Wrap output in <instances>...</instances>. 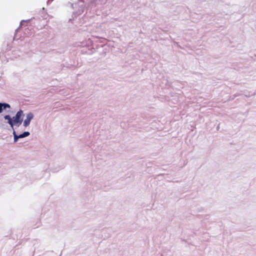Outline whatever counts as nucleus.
<instances>
[{
	"label": "nucleus",
	"instance_id": "obj_1",
	"mask_svg": "<svg viewBox=\"0 0 256 256\" xmlns=\"http://www.w3.org/2000/svg\"><path fill=\"white\" fill-rule=\"evenodd\" d=\"M70 4L72 8L75 10L73 12V14L75 17L84 12L86 8H91V6H90V2L87 0H78L76 3Z\"/></svg>",
	"mask_w": 256,
	"mask_h": 256
},
{
	"label": "nucleus",
	"instance_id": "obj_2",
	"mask_svg": "<svg viewBox=\"0 0 256 256\" xmlns=\"http://www.w3.org/2000/svg\"><path fill=\"white\" fill-rule=\"evenodd\" d=\"M4 118L5 120H8L7 123L10 126L12 130H14V126L17 127H19L22 122L20 120L16 119L14 117L11 118L9 114L5 115Z\"/></svg>",
	"mask_w": 256,
	"mask_h": 256
},
{
	"label": "nucleus",
	"instance_id": "obj_3",
	"mask_svg": "<svg viewBox=\"0 0 256 256\" xmlns=\"http://www.w3.org/2000/svg\"><path fill=\"white\" fill-rule=\"evenodd\" d=\"M90 2V6H91V8H95L98 7V8H100V6H101L104 4H105L107 1V0H87Z\"/></svg>",
	"mask_w": 256,
	"mask_h": 256
},
{
	"label": "nucleus",
	"instance_id": "obj_4",
	"mask_svg": "<svg viewBox=\"0 0 256 256\" xmlns=\"http://www.w3.org/2000/svg\"><path fill=\"white\" fill-rule=\"evenodd\" d=\"M34 115L32 112H29L28 113L26 116V118L24 120H23V126L24 127L28 126L30 125L31 120L34 118Z\"/></svg>",
	"mask_w": 256,
	"mask_h": 256
},
{
	"label": "nucleus",
	"instance_id": "obj_5",
	"mask_svg": "<svg viewBox=\"0 0 256 256\" xmlns=\"http://www.w3.org/2000/svg\"><path fill=\"white\" fill-rule=\"evenodd\" d=\"M24 111L22 110H20L18 112H17L16 115L13 117L14 118L18 120L20 122H22L24 120Z\"/></svg>",
	"mask_w": 256,
	"mask_h": 256
},
{
	"label": "nucleus",
	"instance_id": "obj_6",
	"mask_svg": "<svg viewBox=\"0 0 256 256\" xmlns=\"http://www.w3.org/2000/svg\"><path fill=\"white\" fill-rule=\"evenodd\" d=\"M30 135V132L28 131H25L23 132L22 134H20V138H24L27 137Z\"/></svg>",
	"mask_w": 256,
	"mask_h": 256
},
{
	"label": "nucleus",
	"instance_id": "obj_7",
	"mask_svg": "<svg viewBox=\"0 0 256 256\" xmlns=\"http://www.w3.org/2000/svg\"><path fill=\"white\" fill-rule=\"evenodd\" d=\"M1 103H2L3 110H6L7 108H10V106L8 103H6V102H1Z\"/></svg>",
	"mask_w": 256,
	"mask_h": 256
},
{
	"label": "nucleus",
	"instance_id": "obj_8",
	"mask_svg": "<svg viewBox=\"0 0 256 256\" xmlns=\"http://www.w3.org/2000/svg\"><path fill=\"white\" fill-rule=\"evenodd\" d=\"M19 138H20V134L14 136V143L16 142Z\"/></svg>",
	"mask_w": 256,
	"mask_h": 256
},
{
	"label": "nucleus",
	"instance_id": "obj_9",
	"mask_svg": "<svg viewBox=\"0 0 256 256\" xmlns=\"http://www.w3.org/2000/svg\"><path fill=\"white\" fill-rule=\"evenodd\" d=\"M30 20H31L30 19V20H22L20 22V24H22L23 22H30Z\"/></svg>",
	"mask_w": 256,
	"mask_h": 256
},
{
	"label": "nucleus",
	"instance_id": "obj_10",
	"mask_svg": "<svg viewBox=\"0 0 256 256\" xmlns=\"http://www.w3.org/2000/svg\"><path fill=\"white\" fill-rule=\"evenodd\" d=\"M2 106V103L0 102V114L3 112Z\"/></svg>",
	"mask_w": 256,
	"mask_h": 256
},
{
	"label": "nucleus",
	"instance_id": "obj_11",
	"mask_svg": "<svg viewBox=\"0 0 256 256\" xmlns=\"http://www.w3.org/2000/svg\"><path fill=\"white\" fill-rule=\"evenodd\" d=\"M100 39L102 40L100 41V42H104L106 40V38H100Z\"/></svg>",
	"mask_w": 256,
	"mask_h": 256
},
{
	"label": "nucleus",
	"instance_id": "obj_12",
	"mask_svg": "<svg viewBox=\"0 0 256 256\" xmlns=\"http://www.w3.org/2000/svg\"><path fill=\"white\" fill-rule=\"evenodd\" d=\"M12 134H13L14 136L18 135L16 133V132L15 131V130L14 129L13 130Z\"/></svg>",
	"mask_w": 256,
	"mask_h": 256
},
{
	"label": "nucleus",
	"instance_id": "obj_13",
	"mask_svg": "<svg viewBox=\"0 0 256 256\" xmlns=\"http://www.w3.org/2000/svg\"><path fill=\"white\" fill-rule=\"evenodd\" d=\"M166 87H168V86H170V84H167V83H166Z\"/></svg>",
	"mask_w": 256,
	"mask_h": 256
},
{
	"label": "nucleus",
	"instance_id": "obj_14",
	"mask_svg": "<svg viewBox=\"0 0 256 256\" xmlns=\"http://www.w3.org/2000/svg\"><path fill=\"white\" fill-rule=\"evenodd\" d=\"M187 164V162H184V166H186Z\"/></svg>",
	"mask_w": 256,
	"mask_h": 256
},
{
	"label": "nucleus",
	"instance_id": "obj_15",
	"mask_svg": "<svg viewBox=\"0 0 256 256\" xmlns=\"http://www.w3.org/2000/svg\"><path fill=\"white\" fill-rule=\"evenodd\" d=\"M123 124H124V123H122H122H121V125H120V126H122H122H122V125H123Z\"/></svg>",
	"mask_w": 256,
	"mask_h": 256
},
{
	"label": "nucleus",
	"instance_id": "obj_16",
	"mask_svg": "<svg viewBox=\"0 0 256 256\" xmlns=\"http://www.w3.org/2000/svg\"><path fill=\"white\" fill-rule=\"evenodd\" d=\"M218 128H219V126H217L216 129H217V130H218Z\"/></svg>",
	"mask_w": 256,
	"mask_h": 256
}]
</instances>
